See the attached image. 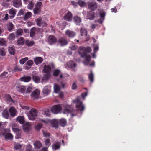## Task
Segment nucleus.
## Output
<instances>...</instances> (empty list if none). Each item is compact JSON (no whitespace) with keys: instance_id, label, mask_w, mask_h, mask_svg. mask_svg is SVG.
<instances>
[{"instance_id":"obj_1","label":"nucleus","mask_w":151,"mask_h":151,"mask_svg":"<svg viewBox=\"0 0 151 151\" xmlns=\"http://www.w3.org/2000/svg\"><path fill=\"white\" fill-rule=\"evenodd\" d=\"M76 104V107L78 110L81 111H83L85 109L84 106L82 102L80 101L79 97H77L76 99L73 101L71 105L68 104L64 105L62 113L63 114H70L71 116L73 117L76 115V111L71 106H74V104Z\"/></svg>"},{"instance_id":"obj_2","label":"nucleus","mask_w":151,"mask_h":151,"mask_svg":"<svg viewBox=\"0 0 151 151\" xmlns=\"http://www.w3.org/2000/svg\"><path fill=\"white\" fill-rule=\"evenodd\" d=\"M91 51V49L89 47H87L86 48L82 47H80L78 51L79 54L82 57L86 56L85 60L83 62L85 65H88L90 62L91 58V56L90 55H86L87 53L90 52Z\"/></svg>"},{"instance_id":"obj_3","label":"nucleus","mask_w":151,"mask_h":151,"mask_svg":"<svg viewBox=\"0 0 151 151\" xmlns=\"http://www.w3.org/2000/svg\"><path fill=\"white\" fill-rule=\"evenodd\" d=\"M51 70V68L50 66L45 65L42 71L44 73H46L47 74L45 75L43 77L42 81V83H43L44 80H47L51 77V75L50 73Z\"/></svg>"},{"instance_id":"obj_4","label":"nucleus","mask_w":151,"mask_h":151,"mask_svg":"<svg viewBox=\"0 0 151 151\" xmlns=\"http://www.w3.org/2000/svg\"><path fill=\"white\" fill-rule=\"evenodd\" d=\"M38 115V111L34 108H32L27 114L28 119L30 120H35Z\"/></svg>"},{"instance_id":"obj_5","label":"nucleus","mask_w":151,"mask_h":151,"mask_svg":"<svg viewBox=\"0 0 151 151\" xmlns=\"http://www.w3.org/2000/svg\"><path fill=\"white\" fill-rule=\"evenodd\" d=\"M40 122L44 123H66L67 121L64 118H62L60 119H53L50 120L48 119H40Z\"/></svg>"},{"instance_id":"obj_6","label":"nucleus","mask_w":151,"mask_h":151,"mask_svg":"<svg viewBox=\"0 0 151 151\" xmlns=\"http://www.w3.org/2000/svg\"><path fill=\"white\" fill-rule=\"evenodd\" d=\"M52 113L55 114L60 113L62 111V107L61 105L58 104L52 106L50 109Z\"/></svg>"},{"instance_id":"obj_7","label":"nucleus","mask_w":151,"mask_h":151,"mask_svg":"<svg viewBox=\"0 0 151 151\" xmlns=\"http://www.w3.org/2000/svg\"><path fill=\"white\" fill-rule=\"evenodd\" d=\"M37 25L39 27H46L47 25L46 21L42 19L41 17H39L35 19Z\"/></svg>"},{"instance_id":"obj_8","label":"nucleus","mask_w":151,"mask_h":151,"mask_svg":"<svg viewBox=\"0 0 151 151\" xmlns=\"http://www.w3.org/2000/svg\"><path fill=\"white\" fill-rule=\"evenodd\" d=\"M15 124L16 123H13L12 129L13 131L16 133V136L15 137L16 138L19 139L21 137V134L20 131L19 129L16 128L17 127V126H15Z\"/></svg>"},{"instance_id":"obj_9","label":"nucleus","mask_w":151,"mask_h":151,"mask_svg":"<svg viewBox=\"0 0 151 151\" xmlns=\"http://www.w3.org/2000/svg\"><path fill=\"white\" fill-rule=\"evenodd\" d=\"M42 4L41 2H38L35 4V7L33 9L34 14H37L40 12Z\"/></svg>"},{"instance_id":"obj_10","label":"nucleus","mask_w":151,"mask_h":151,"mask_svg":"<svg viewBox=\"0 0 151 151\" xmlns=\"http://www.w3.org/2000/svg\"><path fill=\"white\" fill-rule=\"evenodd\" d=\"M40 93V91L38 89H36L32 93L31 95V97L33 99H37L39 97Z\"/></svg>"},{"instance_id":"obj_11","label":"nucleus","mask_w":151,"mask_h":151,"mask_svg":"<svg viewBox=\"0 0 151 151\" xmlns=\"http://www.w3.org/2000/svg\"><path fill=\"white\" fill-rule=\"evenodd\" d=\"M58 42L62 46L65 45L68 43L67 40L64 37H62L60 38L58 40Z\"/></svg>"},{"instance_id":"obj_12","label":"nucleus","mask_w":151,"mask_h":151,"mask_svg":"<svg viewBox=\"0 0 151 151\" xmlns=\"http://www.w3.org/2000/svg\"><path fill=\"white\" fill-rule=\"evenodd\" d=\"M57 38L53 35H50L47 38V41L49 44L52 45L57 42Z\"/></svg>"},{"instance_id":"obj_13","label":"nucleus","mask_w":151,"mask_h":151,"mask_svg":"<svg viewBox=\"0 0 151 151\" xmlns=\"http://www.w3.org/2000/svg\"><path fill=\"white\" fill-rule=\"evenodd\" d=\"M23 124V123H21ZM24 124L22 126L23 129L25 132H28L31 129L30 123H24Z\"/></svg>"},{"instance_id":"obj_14","label":"nucleus","mask_w":151,"mask_h":151,"mask_svg":"<svg viewBox=\"0 0 151 151\" xmlns=\"http://www.w3.org/2000/svg\"><path fill=\"white\" fill-rule=\"evenodd\" d=\"M81 35L82 36H86L85 41H88L89 39V36L87 35V31L84 28H82L80 30Z\"/></svg>"},{"instance_id":"obj_15","label":"nucleus","mask_w":151,"mask_h":151,"mask_svg":"<svg viewBox=\"0 0 151 151\" xmlns=\"http://www.w3.org/2000/svg\"><path fill=\"white\" fill-rule=\"evenodd\" d=\"M88 6L91 10H93L97 7L96 4L94 1H90L88 3Z\"/></svg>"},{"instance_id":"obj_16","label":"nucleus","mask_w":151,"mask_h":151,"mask_svg":"<svg viewBox=\"0 0 151 151\" xmlns=\"http://www.w3.org/2000/svg\"><path fill=\"white\" fill-rule=\"evenodd\" d=\"M51 91V86H45L43 88L42 92L44 94L48 95Z\"/></svg>"},{"instance_id":"obj_17","label":"nucleus","mask_w":151,"mask_h":151,"mask_svg":"<svg viewBox=\"0 0 151 151\" xmlns=\"http://www.w3.org/2000/svg\"><path fill=\"white\" fill-rule=\"evenodd\" d=\"M17 90L22 93H24L26 91V88L25 86L23 85H17L16 86Z\"/></svg>"},{"instance_id":"obj_18","label":"nucleus","mask_w":151,"mask_h":151,"mask_svg":"<svg viewBox=\"0 0 151 151\" xmlns=\"http://www.w3.org/2000/svg\"><path fill=\"white\" fill-rule=\"evenodd\" d=\"M9 111L12 116L14 117L16 115L17 111L13 107H11L9 109Z\"/></svg>"},{"instance_id":"obj_19","label":"nucleus","mask_w":151,"mask_h":151,"mask_svg":"<svg viewBox=\"0 0 151 151\" xmlns=\"http://www.w3.org/2000/svg\"><path fill=\"white\" fill-rule=\"evenodd\" d=\"M16 10L14 8H12L9 11V14L11 15L10 16V18L11 19L14 18L16 14Z\"/></svg>"},{"instance_id":"obj_20","label":"nucleus","mask_w":151,"mask_h":151,"mask_svg":"<svg viewBox=\"0 0 151 151\" xmlns=\"http://www.w3.org/2000/svg\"><path fill=\"white\" fill-rule=\"evenodd\" d=\"M72 15L71 12H68L64 17V19L67 21H70L72 19Z\"/></svg>"},{"instance_id":"obj_21","label":"nucleus","mask_w":151,"mask_h":151,"mask_svg":"<svg viewBox=\"0 0 151 151\" xmlns=\"http://www.w3.org/2000/svg\"><path fill=\"white\" fill-rule=\"evenodd\" d=\"M13 6L16 8L20 7L21 5V0H14L13 2Z\"/></svg>"},{"instance_id":"obj_22","label":"nucleus","mask_w":151,"mask_h":151,"mask_svg":"<svg viewBox=\"0 0 151 151\" xmlns=\"http://www.w3.org/2000/svg\"><path fill=\"white\" fill-rule=\"evenodd\" d=\"M16 120L19 123H28L26 121L24 117L23 116H18L16 118Z\"/></svg>"},{"instance_id":"obj_23","label":"nucleus","mask_w":151,"mask_h":151,"mask_svg":"<svg viewBox=\"0 0 151 151\" xmlns=\"http://www.w3.org/2000/svg\"><path fill=\"white\" fill-rule=\"evenodd\" d=\"M35 63L36 65L41 63L43 60L42 58L41 57H37L34 58Z\"/></svg>"},{"instance_id":"obj_24","label":"nucleus","mask_w":151,"mask_h":151,"mask_svg":"<svg viewBox=\"0 0 151 151\" xmlns=\"http://www.w3.org/2000/svg\"><path fill=\"white\" fill-rule=\"evenodd\" d=\"M4 97L7 102H11L12 104L14 102V101L12 99L9 94H6L4 95Z\"/></svg>"},{"instance_id":"obj_25","label":"nucleus","mask_w":151,"mask_h":151,"mask_svg":"<svg viewBox=\"0 0 151 151\" xmlns=\"http://www.w3.org/2000/svg\"><path fill=\"white\" fill-rule=\"evenodd\" d=\"M66 35L68 37H74L76 34L74 32L70 30H67L65 32Z\"/></svg>"},{"instance_id":"obj_26","label":"nucleus","mask_w":151,"mask_h":151,"mask_svg":"<svg viewBox=\"0 0 151 151\" xmlns=\"http://www.w3.org/2000/svg\"><path fill=\"white\" fill-rule=\"evenodd\" d=\"M73 20L75 24L77 25H79L81 21L80 18L78 16L74 17Z\"/></svg>"},{"instance_id":"obj_27","label":"nucleus","mask_w":151,"mask_h":151,"mask_svg":"<svg viewBox=\"0 0 151 151\" xmlns=\"http://www.w3.org/2000/svg\"><path fill=\"white\" fill-rule=\"evenodd\" d=\"M68 67L72 69H74L76 66V63L72 61H69L67 64Z\"/></svg>"},{"instance_id":"obj_28","label":"nucleus","mask_w":151,"mask_h":151,"mask_svg":"<svg viewBox=\"0 0 151 151\" xmlns=\"http://www.w3.org/2000/svg\"><path fill=\"white\" fill-rule=\"evenodd\" d=\"M60 86L56 84L54 85V92L55 93H59L60 91Z\"/></svg>"},{"instance_id":"obj_29","label":"nucleus","mask_w":151,"mask_h":151,"mask_svg":"<svg viewBox=\"0 0 151 151\" xmlns=\"http://www.w3.org/2000/svg\"><path fill=\"white\" fill-rule=\"evenodd\" d=\"M3 116L4 118L8 119L9 118V114L7 109H4L2 113Z\"/></svg>"},{"instance_id":"obj_30","label":"nucleus","mask_w":151,"mask_h":151,"mask_svg":"<svg viewBox=\"0 0 151 151\" xmlns=\"http://www.w3.org/2000/svg\"><path fill=\"white\" fill-rule=\"evenodd\" d=\"M31 77L29 76H25L20 78L21 81L24 82H28L31 80Z\"/></svg>"},{"instance_id":"obj_31","label":"nucleus","mask_w":151,"mask_h":151,"mask_svg":"<svg viewBox=\"0 0 151 151\" xmlns=\"http://www.w3.org/2000/svg\"><path fill=\"white\" fill-rule=\"evenodd\" d=\"M60 147V142H56L52 145V148L54 150H57Z\"/></svg>"},{"instance_id":"obj_32","label":"nucleus","mask_w":151,"mask_h":151,"mask_svg":"<svg viewBox=\"0 0 151 151\" xmlns=\"http://www.w3.org/2000/svg\"><path fill=\"white\" fill-rule=\"evenodd\" d=\"M34 145L35 148L39 149L41 147L42 145L40 141H36L34 143Z\"/></svg>"},{"instance_id":"obj_33","label":"nucleus","mask_w":151,"mask_h":151,"mask_svg":"<svg viewBox=\"0 0 151 151\" xmlns=\"http://www.w3.org/2000/svg\"><path fill=\"white\" fill-rule=\"evenodd\" d=\"M100 16V19H98V22L99 23L101 24L104 19L105 13L104 12H103L102 14H101Z\"/></svg>"},{"instance_id":"obj_34","label":"nucleus","mask_w":151,"mask_h":151,"mask_svg":"<svg viewBox=\"0 0 151 151\" xmlns=\"http://www.w3.org/2000/svg\"><path fill=\"white\" fill-rule=\"evenodd\" d=\"M7 28L8 30L9 31H11L14 29V25L12 22L8 23L7 25Z\"/></svg>"},{"instance_id":"obj_35","label":"nucleus","mask_w":151,"mask_h":151,"mask_svg":"<svg viewBox=\"0 0 151 151\" xmlns=\"http://www.w3.org/2000/svg\"><path fill=\"white\" fill-rule=\"evenodd\" d=\"M24 40L23 37H20L17 41V44L18 45H21L24 44Z\"/></svg>"},{"instance_id":"obj_36","label":"nucleus","mask_w":151,"mask_h":151,"mask_svg":"<svg viewBox=\"0 0 151 151\" xmlns=\"http://www.w3.org/2000/svg\"><path fill=\"white\" fill-rule=\"evenodd\" d=\"M32 13L29 12H27L25 14L24 17V19L25 20H26L28 19L31 17L32 16Z\"/></svg>"},{"instance_id":"obj_37","label":"nucleus","mask_w":151,"mask_h":151,"mask_svg":"<svg viewBox=\"0 0 151 151\" xmlns=\"http://www.w3.org/2000/svg\"><path fill=\"white\" fill-rule=\"evenodd\" d=\"M13 138L12 135L10 133H8L5 136V139H11Z\"/></svg>"},{"instance_id":"obj_38","label":"nucleus","mask_w":151,"mask_h":151,"mask_svg":"<svg viewBox=\"0 0 151 151\" xmlns=\"http://www.w3.org/2000/svg\"><path fill=\"white\" fill-rule=\"evenodd\" d=\"M32 78L34 81L35 83H38L40 81V78L38 76H33Z\"/></svg>"},{"instance_id":"obj_39","label":"nucleus","mask_w":151,"mask_h":151,"mask_svg":"<svg viewBox=\"0 0 151 151\" xmlns=\"http://www.w3.org/2000/svg\"><path fill=\"white\" fill-rule=\"evenodd\" d=\"M6 53V50L4 48H0V55L2 56L5 55Z\"/></svg>"},{"instance_id":"obj_40","label":"nucleus","mask_w":151,"mask_h":151,"mask_svg":"<svg viewBox=\"0 0 151 151\" xmlns=\"http://www.w3.org/2000/svg\"><path fill=\"white\" fill-rule=\"evenodd\" d=\"M20 106L22 109L25 111H27L30 109V108L29 106H25L22 105H20Z\"/></svg>"},{"instance_id":"obj_41","label":"nucleus","mask_w":151,"mask_h":151,"mask_svg":"<svg viewBox=\"0 0 151 151\" xmlns=\"http://www.w3.org/2000/svg\"><path fill=\"white\" fill-rule=\"evenodd\" d=\"M78 4L81 7H84L86 5V3L81 0L79 1L78 2Z\"/></svg>"},{"instance_id":"obj_42","label":"nucleus","mask_w":151,"mask_h":151,"mask_svg":"<svg viewBox=\"0 0 151 151\" xmlns=\"http://www.w3.org/2000/svg\"><path fill=\"white\" fill-rule=\"evenodd\" d=\"M8 51L10 54H14L15 51V49L13 47H9V48Z\"/></svg>"},{"instance_id":"obj_43","label":"nucleus","mask_w":151,"mask_h":151,"mask_svg":"<svg viewBox=\"0 0 151 151\" xmlns=\"http://www.w3.org/2000/svg\"><path fill=\"white\" fill-rule=\"evenodd\" d=\"M36 31V29L35 28H32L30 31V36L31 37H32L35 34Z\"/></svg>"},{"instance_id":"obj_44","label":"nucleus","mask_w":151,"mask_h":151,"mask_svg":"<svg viewBox=\"0 0 151 151\" xmlns=\"http://www.w3.org/2000/svg\"><path fill=\"white\" fill-rule=\"evenodd\" d=\"M26 43L28 46H30L33 45L34 44V42L33 41L26 40Z\"/></svg>"},{"instance_id":"obj_45","label":"nucleus","mask_w":151,"mask_h":151,"mask_svg":"<svg viewBox=\"0 0 151 151\" xmlns=\"http://www.w3.org/2000/svg\"><path fill=\"white\" fill-rule=\"evenodd\" d=\"M9 39L10 40H14L15 38V36L14 33H12L9 34Z\"/></svg>"},{"instance_id":"obj_46","label":"nucleus","mask_w":151,"mask_h":151,"mask_svg":"<svg viewBox=\"0 0 151 151\" xmlns=\"http://www.w3.org/2000/svg\"><path fill=\"white\" fill-rule=\"evenodd\" d=\"M42 123H38V124L35 126V128L37 130H39L42 127Z\"/></svg>"},{"instance_id":"obj_47","label":"nucleus","mask_w":151,"mask_h":151,"mask_svg":"<svg viewBox=\"0 0 151 151\" xmlns=\"http://www.w3.org/2000/svg\"><path fill=\"white\" fill-rule=\"evenodd\" d=\"M23 32V30L22 29H19L16 31V33L17 35H21L22 34Z\"/></svg>"},{"instance_id":"obj_48","label":"nucleus","mask_w":151,"mask_h":151,"mask_svg":"<svg viewBox=\"0 0 151 151\" xmlns=\"http://www.w3.org/2000/svg\"><path fill=\"white\" fill-rule=\"evenodd\" d=\"M28 59V57H26L21 59L19 61L20 63L21 64H24L25 62Z\"/></svg>"},{"instance_id":"obj_49","label":"nucleus","mask_w":151,"mask_h":151,"mask_svg":"<svg viewBox=\"0 0 151 151\" xmlns=\"http://www.w3.org/2000/svg\"><path fill=\"white\" fill-rule=\"evenodd\" d=\"M93 73L91 71V73L89 75L88 77L89 79L91 82H93Z\"/></svg>"},{"instance_id":"obj_50","label":"nucleus","mask_w":151,"mask_h":151,"mask_svg":"<svg viewBox=\"0 0 151 151\" xmlns=\"http://www.w3.org/2000/svg\"><path fill=\"white\" fill-rule=\"evenodd\" d=\"M45 114L47 116H49L50 115V110L48 109H45L44 111Z\"/></svg>"},{"instance_id":"obj_51","label":"nucleus","mask_w":151,"mask_h":151,"mask_svg":"<svg viewBox=\"0 0 151 151\" xmlns=\"http://www.w3.org/2000/svg\"><path fill=\"white\" fill-rule=\"evenodd\" d=\"M6 44V42L3 39H0V45L4 46Z\"/></svg>"},{"instance_id":"obj_52","label":"nucleus","mask_w":151,"mask_h":151,"mask_svg":"<svg viewBox=\"0 0 151 151\" xmlns=\"http://www.w3.org/2000/svg\"><path fill=\"white\" fill-rule=\"evenodd\" d=\"M60 73V71L59 70H55L53 71V74L54 76H57Z\"/></svg>"},{"instance_id":"obj_53","label":"nucleus","mask_w":151,"mask_h":151,"mask_svg":"<svg viewBox=\"0 0 151 151\" xmlns=\"http://www.w3.org/2000/svg\"><path fill=\"white\" fill-rule=\"evenodd\" d=\"M22 70V68L19 66H16L13 70V71L16 72L17 71H21Z\"/></svg>"},{"instance_id":"obj_54","label":"nucleus","mask_w":151,"mask_h":151,"mask_svg":"<svg viewBox=\"0 0 151 151\" xmlns=\"http://www.w3.org/2000/svg\"><path fill=\"white\" fill-rule=\"evenodd\" d=\"M34 6V4L31 2H30L28 5V8L29 9H32Z\"/></svg>"},{"instance_id":"obj_55","label":"nucleus","mask_w":151,"mask_h":151,"mask_svg":"<svg viewBox=\"0 0 151 151\" xmlns=\"http://www.w3.org/2000/svg\"><path fill=\"white\" fill-rule=\"evenodd\" d=\"M32 90V88L31 86H28L26 89V93H29Z\"/></svg>"},{"instance_id":"obj_56","label":"nucleus","mask_w":151,"mask_h":151,"mask_svg":"<svg viewBox=\"0 0 151 151\" xmlns=\"http://www.w3.org/2000/svg\"><path fill=\"white\" fill-rule=\"evenodd\" d=\"M27 65H28L29 66H31L33 64V62L32 60H29L26 63Z\"/></svg>"},{"instance_id":"obj_57","label":"nucleus","mask_w":151,"mask_h":151,"mask_svg":"<svg viewBox=\"0 0 151 151\" xmlns=\"http://www.w3.org/2000/svg\"><path fill=\"white\" fill-rule=\"evenodd\" d=\"M43 134L44 136L46 137H49L50 136V133L46 132L43 131Z\"/></svg>"},{"instance_id":"obj_58","label":"nucleus","mask_w":151,"mask_h":151,"mask_svg":"<svg viewBox=\"0 0 151 151\" xmlns=\"http://www.w3.org/2000/svg\"><path fill=\"white\" fill-rule=\"evenodd\" d=\"M94 12H92L91 13V15H88V17H89L88 19H90L93 20L94 19Z\"/></svg>"},{"instance_id":"obj_59","label":"nucleus","mask_w":151,"mask_h":151,"mask_svg":"<svg viewBox=\"0 0 151 151\" xmlns=\"http://www.w3.org/2000/svg\"><path fill=\"white\" fill-rule=\"evenodd\" d=\"M21 147V145L19 144H17L15 145L14 146V149L16 150L20 149Z\"/></svg>"},{"instance_id":"obj_60","label":"nucleus","mask_w":151,"mask_h":151,"mask_svg":"<svg viewBox=\"0 0 151 151\" xmlns=\"http://www.w3.org/2000/svg\"><path fill=\"white\" fill-rule=\"evenodd\" d=\"M69 75L66 73H64L61 74L60 76V78H65L66 77H68L69 76Z\"/></svg>"},{"instance_id":"obj_61","label":"nucleus","mask_w":151,"mask_h":151,"mask_svg":"<svg viewBox=\"0 0 151 151\" xmlns=\"http://www.w3.org/2000/svg\"><path fill=\"white\" fill-rule=\"evenodd\" d=\"M32 147L30 145H27V146L26 151H31Z\"/></svg>"},{"instance_id":"obj_62","label":"nucleus","mask_w":151,"mask_h":151,"mask_svg":"<svg viewBox=\"0 0 151 151\" xmlns=\"http://www.w3.org/2000/svg\"><path fill=\"white\" fill-rule=\"evenodd\" d=\"M52 127L56 129L58 128L59 125V123H51Z\"/></svg>"},{"instance_id":"obj_63","label":"nucleus","mask_w":151,"mask_h":151,"mask_svg":"<svg viewBox=\"0 0 151 151\" xmlns=\"http://www.w3.org/2000/svg\"><path fill=\"white\" fill-rule=\"evenodd\" d=\"M70 48L73 50H74L77 48V47L74 44L70 46Z\"/></svg>"},{"instance_id":"obj_64","label":"nucleus","mask_w":151,"mask_h":151,"mask_svg":"<svg viewBox=\"0 0 151 151\" xmlns=\"http://www.w3.org/2000/svg\"><path fill=\"white\" fill-rule=\"evenodd\" d=\"M24 10L23 9H21L20 11L19 12L17 15L18 16H21V15H22L24 14Z\"/></svg>"}]
</instances>
